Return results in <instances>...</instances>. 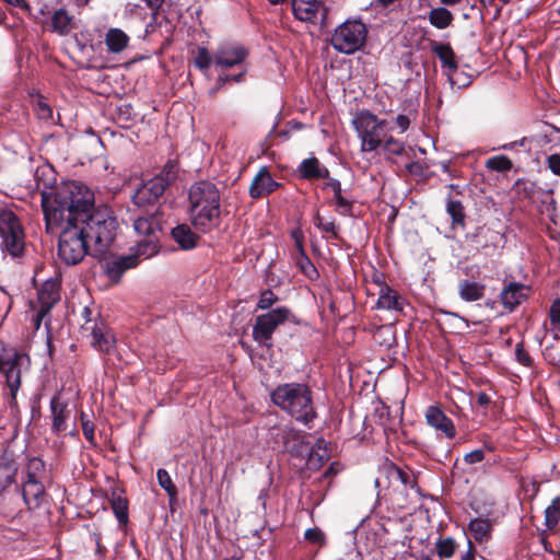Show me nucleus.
Instances as JSON below:
<instances>
[{
    "instance_id": "1",
    "label": "nucleus",
    "mask_w": 560,
    "mask_h": 560,
    "mask_svg": "<svg viewBox=\"0 0 560 560\" xmlns=\"http://www.w3.org/2000/svg\"><path fill=\"white\" fill-rule=\"evenodd\" d=\"M94 203V192L74 180L42 194L46 232L58 234V256L67 265L86 255L103 260L112 253L118 222L107 208Z\"/></svg>"
},
{
    "instance_id": "2",
    "label": "nucleus",
    "mask_w": 560,
    "mask_h": 560,
    "mask_svg": "<svg viewBox=\"0 0 560 560\" xmlns=\"http://www.w3.org/2000/svg\"><path fill=\"white\" fill-rule=\"evenodd\" d=\"M191 223L201 232H209L220 224V191L208 180L195 183L189 189Z\"/></svg>"
},
{
    "instance_id": "3",
    "label": "nucleus",
    "mask_w": 560,
    "mask_h": 560,
    "mask_svg": "<svg viewBox=\"0 0 560 560\" xmlns=\"http://www.w3.org/2000/svg\"><path fill=\"white\" fill-rule=\"evenodd\" d=\"M272 402L298 422L311 428L317 417L313 404V392L305 383H284L271 393Z\"/></svg>"
},
{
    "instance_id": "4",
    "label": "nucleus",
    "mask_w": 560,
    "mask_h": 560,
    "mask_svg": "<svg viewBox=\"0 0 560 560\" xmlns=\"http://www.w3.org/2000/svg\"><path fill=\"white\" fill-rule=\"evenodd\" d=\"M0 249L3 257L20 259L25 250V234L19 218L11 210H0Z\"/></svg>"
},
{
    "instance_id": "5",
    "label": "nucleus",
    "mask_w": 560,
    "mask_h": 560,
    "mask_svg": "<svg viewBox=\"0 0 560 560\" xmlns=\"http://www.w3.org/2000/svg\"><path fill=\"white\" fill-rule=\"evenodd\" d=\"M352 126L361 141L362 152L375 151L382 145L388 131L386 120L380 119L370 110L357 113L352 119Z\"/></svg>"
},
{
    "instance_id": "6",
    "label": "nucleus",
    "mask_w": 560,
    "mask_h": 560,
    "mask_svg": "<svg viewBox=\"0 0 560 560\" xmlns=\"http://www.w3.org/2000/svg\"><path fill=\"white\" fill-rule=\"evenodd\" d=\"M31 364L26 353L18 352L14 349H2L0 352V373L5 378L10 395V406L16 405V394L21 386V375L27 371Z\"/></svg>"
},
{
    "instance_id": "7",
    "label": "nucleus",
    "mask_w": 560,
    "mask_h": 560,
    "mask_svg": "<svg viewBox=\"0 0 560 560\" xmlns=\"http://www.w3.org/2000/svg\"><path fill=\"white\" fill-rule=\"evenodd\" d=\"M366 35L368 30L364 23L347 20L335 30L330 42L337 51L350 55L364 45Z\"/></svg>"
},
{
    "instance_id": "8",
    "label": "nucleus",
    "mask_w": 560,
    "mask_h": 560,
    "mask_svg": "<svg viewBox=\"0 0 560 560\" xmlns=\"http://www.w3.org/2000/svg\"><path fill=\"white\" fill-rule=\"evenodd\" d=\"M293 317L291 311L285 306L276 307L265 314L258 315L253 326V339L261 347L272 346L275 330Z\"/></svg>"
},
{
    "instance_id": "9",
    "label": "nucleus",
    "mask_w": 560,
    "mask_h": 560,
    "mask_svg": "<svg viewBox=\"0 0 560 560\" xmlns=\"http://www.w3.org/2000/svg\"><path fill=\"white\" fill-rule=\"evenodd\" d=\"M294 18L301 22L325 26L328 8L320 0H291Z\"/></svg>"
},
{
    "instance_id": "10",
    "label": "nucleus",
    "mask_w": 560,
    "mask_h": 560,
    "mask_svg": "<svg viewBox=\"0 0 560 560\" xmlns=\"http://www.w3.org/2000/svg\"><path fill=\"white\" fill-rule=\"evenodd\" d=\"M431 50L435 54L445 69V74L452 88L457 86L458 89L468 85V82H460L457 78V62L455 52L450 44H443L439 42L431 43Z\"/></svg>"
},
{
    "instance_id": "11",
    "label": "nucleus",
    "mask_w": 560,
    "mask_h": 560,
    "mask_svg": "<svg viewBox=\"0 0 560 560\" xmlns=\"http://www.w3.org/2000/svg\"><path fill=\"white\" fill-rule=\"evenodd\" d=\"M166 188V180L161 177H153L149 180L142 182L132 195L135 205L143 207L152 205L159 200L164 194Z\"/></svg>"
},
{
    "instance_id": "12",
    "label": "nucleus",
    "mask_w": 560,
    "mask_h": 560,
    "mask_svg": "<svg viewBox=\"0 0 560 560\" xmlns=\"http://www.w3.org/2000/svg\"><path fill=\"white\" fill-rule=\"evenodd\" d=\"M247 57V50L240 45H221L213 54V62L219 69H230L241 65Z\"/></svg>"
},
{
    "instance_id": "13",
    "label": "nucleus",
    "mask_w": 560,
    "mask_h": 560,
    "mask_svg": "<svg viewBox=\"0 0 560 560\" xmlns=\"http://www.w3.org/2000/svg\"><path fill=\"white\" fill-rule=\"evenodd\" d=\"M59 301V288L56 281L47 280L38 291V303L40 305L36 315V328L39 327L40 320L50 312L52 306Z\"/></svg>"
},
{
    "instance_id": "14",
    "label": "nucleus",
    "mask_w": 560,
    "mask_h": 560,
    "mask_svg": "<svg viewBox=\"0 0 560 560\" xmlns=\"http://www.w3.org/2000/svg\"><path fill=\"white\" fill-rule=\"evenodd\" d=\"M529 288L518 282H509L500 293V300L508 312H513L528 296Z\"/></svg>"
},
{
    "instance_id": "15",
    "label": "nucleus",
    "mask_w": 560,
    "mask_h": 560,
    "mask_svg": "<svg viewBox=\"0 0 560 560\" xmlns=\"http://www.w3.org/2000/svg\"><path fill=\"white\" fill-rule=\"evenodd\" d=\"M279 186L280 184L272 178L267 167H261L252 180L249 195L258 199L273 192Z\"/></svg>"
},
{
    "instance_id": "16",
    "label": "nucleus",
    "mask_w": 560,
    "mask_h": 560,
    "mask_svg": "<svg viewBox=\"0 0 560 560\" xmlns=\"http://www.w3.org/2000/svg\"><path fill=\"white\" fill-rule=\"evenodd\" d=\"M425 420L430 427L443 432L446 438H455V425L452 419H450L440 407L429 406L425 411Z\"/></svg>"
},
{
    "instance_id": "17",
    "label": "nucleus",
    "mask_w": 560,
    "mask_h": 560,
    "mask_svg": "<svg viewBox=\"0 0 560 560\" xmlns=\"http://www.w3.org/2000/svg\"><path fill=\"white\" fill-rule=\"evenodd\" d=\"M50 413H51V431L59 434L67 430L68 421L71 417V411L68 405L63 402L59 395H55L50 399Z\"/></svg>"
},
{
    "instance_id": "18",
    "label": "nucleus",
    "mask_w": 560,
    "mask_h": 560,
    "mask_svg": "<svg viewBox=\"0 0 560 560\" xmlns=\"http://www.w3.org/2000/svg\"><path fill=\"white\" fill-rule=\"evenodd\" d=\"M272 436L276 443L281 444L283 450L290 452H298L305 438L303 432L291 425L275 429Z\"/></svg>"
},
{
    "instance_id": "19",
    "label": "nucleus",
    "mask_w": 560,
    "mask_h": 560,
    "mask_svg": "<svg viewBox=\"0 0 560 560\" xmlns=\"http://www.w3.org/2000/svg\"><path fill=\"white\" fill-rule=\"evenodd\" d=\"M405 305V299L400 296L397 291H395L387 284H383L381 287L378 292V299L376 302V307L378 310L402 312Z\"/></svg>"
},
{
    "instance_id": "20",
    "label": "nucleus",
    "mask_w": 560,
    "mask_h": 560,
    "mask_svg": "<svg viewBox=\"0 0 560 560\" xmlns=\"http://www.w3.org/2000/svg\"><path fill=\"white\" fill-rule=\"evenodd\" d=\"M45 494L42 480L26 479L23 483L22 495L28 509L39 508Z\"/></svg>"
},
{
    "instance_id": "21",
    "label": "nucleus",
    "mask_w": 560,
    "mask_h": 560,
    "mask_svg": "<svg viewBox=\"0 0 560 560\" xmlns=\"http://www.w3.org/2000/svg\"><path fill=\"white\" fill-rule=\"evenodd\" d=\"M132 267H136V257L130 255L118 256L105 264V271L110 280L118 281L122 273Z\"/></svg>"
},
{
    "instance_id": "22",
    "label": "nucleus",
    "mask_w": 560,
    "mask_h": 560,
    "mask_svg": "<svg viewBox=\"0 0 560 560\" xmlns=\"http://www.w3.org/2000/svg\"><path fill=\"white\" fill-rule=\"evenodd\" d=\"M92 345L102 352L109 353L114 350L116 338L110 329L105 326L92 327Z\"/></svg>"
},
{
    "instance_id": "23",
    "label": "nucleus",
    "mask_w": 560,
    "mask_h": 560,
    "mask_svg": "<svg viewBox=\"0 0 560 560\" xmlns=\"http://www.w3.org/2000/svg\"><path fill=\"white\" fill-rule=\"evenodd\" d=\"M299 173L306 179L328 178L329 176V171L316 158L303 160L299 166Z\"/></svg>"
},
{
    "instance_id": "24",
    "label": "nucleus",
    "mask_w": 560,
    "mask_h": 560,
    "mask_svg": "<svg viewBox=\"0 0 560 560\" xmlns=\"http://www.w3.org/2000/svg\"><path fill=\"white\" fill-rule=\"evenodd\" d=\"M18 472V464L11 455L4 454L0 459V488L3 490L10 487Z\"/></svg>"
},
{
    "instance_id": "25",
    "label": "nucleus",
    "mask_w": 560,
    "mask_h": 560,
    "mask_svg": "<svg viewBox=\"0 0 560 560\" xmlns=\"http://www.w3.org/2000/svg\"><path fill=\"white\" fill-rule=\"evenodd\" d=\"M129 36L120 28H109L105 35V44L112 54L121 52L129 44Z\"/></svg>"
},
{
    "instance_id": "26",
    "label": "nucleus",
    "mask_w": 560,
    "mask_h": 560,
    "mask_svg": "<svg viewBox=\"0 0 560 560\" xmlns=\"http://www.w3.org/2000/svg\"><path fill=\"white\" fill-rule=\"evenodd\" d=\"M174 241L180 248L188 250L197 245L198 236L186 224L177 225L172 230Z\"/></svg>"
},
{
    "instance_id": "27",
    "label": "nucleus",
    "mask_w": 560,
    "mask_h": 560,
    "mask_svg": "<svg viewBox=\"0 0 560 560\" xmlns=\"http://www.w3.org/2000/svg\"><path fill=\"white\" fill-rule=\"evenodd\" d=\"M428 20L430 24L435 28L445 30L452 25L454 15L448 9L444 7H438L433 8L428 13Z\"/></svg>"
},
{
    "instance_id": "28",
    "label": "nucleus",
    "mask_w": 560,
    "mask_h": 560,
    "mask_svg": "<svg viewBox=\"0 0 560 560\" xmlns=\"http://www.w3.org/2000/svg\"><path fill=\"white\" fill-rule=\"evenodd\" d=\"M459 296L467 302L480 300L485 294V285L476 281L465 280L458 288Z\"/></svg>"
},
{
    "instance_id": "29",
    "label": "nucleus",
    "mask_w": 560,
    "mask_h": 560,
    "mask_svg": "<svg viewBox=\"0 0 560 560\" xmlns=\"http://www.w3.org/2000/svg\"><path fill=\"white\" fill-rule=\"evenodd\" d=\"M468 529L472 537L479 541H487L491 536V524L486 518L476 517L468 524Z\"/></svg>"
},
{
    "instance_id": "30",
    "label": "nucleus",
    "mask_w": 560,
    "mask_h": 560,
    "mask_svg": "<svg viewBox=\"0 0 560 560\" xmlns=\"http://www.w3.org/2000/svg\"><path fill=\"white\" fill-rule=\"evenodd\" d=\"M51 28L60 35H66L72 30V16L67 10L58 9L51 16Z\"/></svg>"
},
{
    "instance_id": "31",
    "label": "nucleus",
    "mask_w": 560,
    "mask_h": 560,
    "mask_svg": "<svg viewBox=\"0 0 560 560\" xmlns=\"http://www.w3.org/2000/svg\"><path fill=\"white\" fill-rule=\"evenodd\" d=\"M296 266L299 267L301 272L310 280L315 281L319 278L318 270L316 269L312 260L308 258V256L305 254L304 249L298 252Z\"/></svg>"
},
{
    "instance_id": "32",
    "label": "nucleus",
    "mask_w": 560,
    "mask_h": 560,
    "mask_svg": "<svg viewBox=\"0 0 560 560\" xmlns=\"http://www.w3.org/2000/svg\"><path fill=\"white\" fill-rule=\"evenodd\" d=\"M159 222L154 218L139 217L133 221V229L139 235L154 237Z\"/></svg>"
},
{
    "instance_id": "33",
    "label": "nucleus",
    "mask_w": 560,
    "mask_h": 560,
    "mask_svg": "<svg viewBox=\"0 0 560 560\" xmlns=\"http://www.w3.org/2000/svg\"><path fill=\"white\" fill-rule=\"evenodd\" d=\"M112 509L119 522L128 518V501L120 493L113 491L109 499Z\"/></svg>"
},
{
    "instance_id": "34",
    "label": "nucleus",
    "mask_w": 560,
    "mask_h": 560,
    "mask_svg": "<svg viewBox=\"0 0 560 560\" xmlns=\"http://www.w3.org/2000/svg\"><path fill=\"white\" fill-rule=\"evenodd\" d=\"M158 253V245L154 237H145L137 243L136 253L132 255L136 257V264L140 257L147 259Z\"/></svg>"
},
{
    "instance_id": "35",
    "label": "nucleus",
    "mask_w": 560,
    "mask_h": 560,
    "mask_svg": "<svg viewBox=\"0 0 560 560\" xmlns=\"http://www.w3.org/2000/svg\"><path fill=\"white\" fill-rule=\"evenodd\" d=\"M560 522V497H556L545 510V524L553 529Z\"/></svg>"
},
{
    "instance_id": "36",
    "label": "nucleus",
    "mask_w": 560,
    "mask_h": 560,
    "mask_svg": "<svg viewBox=\"0 0 560 560\" xmlns=\"http://www.w3.org/2000/svg\"><path fill=\"white\" fill-rule=\"evenodd\" d=\"M512 166V161L506 155H495L486 161V167L494 172H509Z\"/></svg>"
},
{
    "instance_id": "37",
    "label": "nucleus",
    "mask_w": 560,
    "mask_h": 560,
    "mask_svg": "<svg viewBox=\"0 0 560 560\" xmlns=\"http://www.w3.org/2000/svg\"><path fill=\"white\" fill-rule=\"evenodd\" d=\"M44 475L45 463L38 457L31 458L26 466L27 479L42 480Z\"/></svg>"
},
{
    "instance_id": "38",
    "label": "nucleus",
    "mask_w": 560,
    "mask_h": 560,
    "mask_svg": "<svg viewBox=\"0 0 560 560\" xmlns=\"http://www.w3.org/2000/svg\"><path fill=\"white\" fill-rule=\"evenodd\" d=\"M156 478L160 487L166 491V493L173 499L177 494V489L173 483V480L167 470L160 468L156 471Z\"/></svg>"
},
{
    "instance_id": "39",
    "label": "nucleus",
    "mask_w": 560,
    "mask_h": 560,
    "mask_svg": "<svg viewBox=\"0 0 560 560\" xmlns=\"http://www.w3.org/2000/svg\"><path fill=\"white\" fill-rule=\"evenodd\" d=\"M446 211L451 215L454 224H464L465 213L460 201L450 199L446 205Z\"/></svg>"
},
{
    "instance_id": "40",
    "label": "nucleus",
    "mask_w": 560,
    "mask_h": 560,
    "mask_svg": "<svg viewBox=\"0 0 560 560\" xmlns=\"http://www.w3.org/2000/svg\"><path fill=\"white\" fill-rule=\"evenodd\" d=\"M435 548L440 558H451L455 553L456 542L451 537L439 539Z\"/></svg>"
},
{
    "instance_id": "41",
    "label": "nucleus",
    "mask_w": 560,
    "mask_h": 560,
    "mask_svg": "<svg viewBox=\"0 0 560 560\" xmlns=\"http://www.w3.org/2000/svg\"><path fill=\"white\" fill-rule=\"evenodd\" d=\"M334 201L336 205V211L345 217L352 215V206L353 200L343 196L342 191L334 196Z\"/></svg>"
},
{
    "instance_id": "42",
    "label": "nucleus",
    "mask_w": 560,
    "mask_h": 560,
    "mask_svg": "<svg viewBox=\"0 0 560 560\" xmlns=\"http://www.w3.org/2000/svg\"><path fill=\"white\" fill-rule=\"evenodd\" d=\"M315 225L325 233H329L331 237L338 238V228L334 219H325L319 213L315 218Z\"/></svg>"
},
{
    "instance_id": "43",
    "label": "nucleus",
    "mask_w": 560,
    "mask_h": 560,
    "mask_svg": "<svg viewBox=\"0 0 560 560\" xmlns=\"http://www.w3.org/2000/svg\"><path fill=\"white\" fill-rule=\"evenodd\" d=\"M194 62L197 68L205 71L209 69V67L213 62V56H210L207 48L199 47Z\"/></svg>"
},
{
    "instance_id": "44",
    "label": "nucleus",
    "mask_w": 560,
    "mask_h": 560,
    "mask_svg": "<svg viewBox=\"0 0 560 560\" xmlns=\"http://www.w3.org/2000/svg\"><path fill=\"white\" fill-rule=\"evenodd\" d=\"M384 150L394 155L402 154L405 145L401 141L394 139L392 136H385V140L382 143Z\"/></svg>"
},
{
    "instance_id": "45",
    "label": "nucleus",
    "mask_w": 560,
    "mask_h": 560,
    "mask_svg": "<svg viewBox=\"0 0 560 560\" xmlns=\"http://www.w3.org/2000/svg\"><path fill=\"white\" fill-rule=\"evenodd\" d=\"M549 319L551 329L556 332H560V298L553 300L549 310Z\"/></svg>"
},
{
    "instance_id": "46",
    "label": "nucleus",
    "mask_w": 560,
    "mask_h": 560,
    "mask_svg": "<svg viewBox=\"0 0 560 560\" xmlns=\"http://www.w3.org/2000/svg\"><path fill=\"white\" fill-rule=\"evenodd\" d=\"M178 173V165L174 161H168L162 172L155 177H161L166 180V187L176 178Z\"/></svg>"
},
{
    "instance_id": "47",
    "label": "nucleus",
    "mask_w": 560,
    "mask_h": 560,
    "mask_svg": "<svg viewBox=\"0 0 560 560\" xmlns=\"http://www.w3.org/2000/svg\"><path fill=\"white\" fill-rule=\"evenodd\" d=\"M278 296L271 290H265L260 293L256 308L268 310L278 302Z\"/></svg>"
},
{
    "instance_id": "48",
    "label": "nucleus",
    "mask_w": 560,
    "mask_h": 560,
    "mask_svg": "<svg viewBox=\"0 0 560 560\" xmlns=\"http://www.w3.org/2000/svg\"><path fill=\"white\" fill-rule=\"evenodd\" d=\"M304 538L313 544H318L319 546L325 545V534L323 530L318 527L308 528L305 534Z\"/></svg>"
},
{
    "instance_id": "49",
    "label": "nucleus",
    "mask_w": 560,
    "mask_h": 560,
    "mask_svg": "<svg viewBox=\"0 0 560 560\" xmlns=\"http://www.w3.org/2000/svg\"><path fill=\"white\" fill-rule=\"evenodd\" d=\"M80 420H81V427H82V432H83L84 438L89 441V443H93L94 442V425H93V423L90 421L89 417L84 412H81Z\"/></svg>"
},
{
    "instance_id": "50",
    "label": "nucleus",
    "mask_w": 560,
    "mask_h": 560,
    "mask_svg": "<svg viewBox=\"0 0 560 560\" xmlns=\"http://www.w3.org/2000/svg\"><path fill=\"white\" fill-rule=\"evenodd\" d=\"M515 358H516L517 362L523 364L524 366H530L533 363L530 355L524 349V346L522 342L517 343L515 347Z\"/></svg>"
},
{
    "instance_id": "51",
    "label": "nucleus",
    "mask_w": 560,
    "mask_h": 560,
    "mask_svg": "<svg viewBox=\"0 0 560 560\" xmlns=\"http://www.w3.org/2000/svg\"><path fill=\"white\" fill-rule=\"evenodd\" d=\"M558 138L560 140V132H557ZM549 170L555 174L560 176V153L550 154L547 159Z\"/></svg>"
},
{
    "instance_id": "52",
    "label": "nucleus",
    "mask_w": 560,
    "mask_h": 560,
    "mask_svg": "<svg viewBox=\"0 0 560 560\" xmlns=\"http://www.w3.org/2000/svg\"><path fill=\"white\" fill-rule=\"evenodd\" d=\"M36 113H37L38 117L42 119H49L52 116V109L43 100H38L37 105H36Z\"/></svg>"
},
{
    "instance_id": "53",
    "label": "nucleus",
    "mask_w": 560,
    "mask_h": 560,
    "mask_svg": "<svg viewBox=\"0 0 560 560\" xmlns=\"http://www.w3.org/2000/svg\"><path fill=\"white\" fill-rule=\"evenodd\" d=\"M483 459H485V452L482 450L471 451L470 453H467L464 456V462L469 465L481 463Z\"/></svg>"
},
{
    "instance_id": "54",
    "label": "nucleus",
    "mask_w": 560,
    "mask_h": 560,
    "mask_svg": "<svg viewBox=\"0 0 560 560\" xmlns=\"http://www.w3.org/2000/svg\"><path fill=\"white\" fill-rule=\"evenodd\" d=\"M395 124L400 129V132H405L410 126V119L406 115H398L395 118Z\"/></svg>"
},
{
    "instance_id": "55",
    "label": "nucleus",
    "mask_w": 560,
    "mask_h": 560,
    "mask_svg": "<svg viewBox=\"0 0 560 560\" xmlns=\"http://www.w3.org/2000/svg\"><path fill=\"white\" fill-rule=\"evenodd\" d=\"M244 72H241L236 75H228V74H219L218 81L222 85L229 81L241 82L243 79Z\"/></svg>"
},
{
    "instance_id": "56",
    "label": "nucleus",
    "mask_w": 560,
    "mask_h": 560,
    "mask_svg": "<svg viewBox=\"0 0 560 560\" xmlns=\"http://www.w3.org/2000/svg\"><path fill=\"white\" fill-rule=\"evenodd\" d=\"M291 236H292V238L295 242V246H296L298 252H301V249H304L303 248V242H302L303 241V235H302L301 230H293L291 232Z\"/></svg>"
},
{
    "instance_id": "57",
    "label": "nucleus",
    "mask_w": 560,
    "mask_h": 560,
    "mask_svg": "<svg viewBox=\"0 0 560 560\" xmlns=\"http://www.w3.org/2000/svg\"><path fill=\"white\" fill-rule=\"evenodd\" d=\"M325 186L332 190L334 196H336L337 194L342 191L340 182L335 178H329V180L325 184Z\"/></svg>"
},
{
    "instance_id": "58",
    "label": "nucleus",
    "mask_w": 560,
    "mask_h": 560,
    "mask_svg": "<svg viewBox=\"0 0 560 560\" xmlns=\"http://www.w3.org/2000/svg\"><path fill=\"white\" fill-rule=\"evenodd\" d=\"M395 474L397 475L398 479L404 483V485H409L411 483V479L409 477V475L405 471H402L401 469H395Z\"/></svg>"
},
{
    "instance_id": "59",
    "label": "nucleus",
    "mask_w": 560,
    "mask_h": 560,
    "mask_svg": "<svg viewBox=\"0 0 560 560\" xmlns=\"http://www.w3.org/2000/svg\"><path fill=\"white\" fill-rule=\"evenodd\" d=\"M460 560H475V552L471 541H468V550L460 556Z\"/></svg>"
},
{
    "instance_id": "60",
    "label": "nucleus",
    "mask_w": 560,
    "mask_h": 560,
    "mask_svg": "<svg viewBox=\"0 0 560 560\" xmlns=\"http://www.w3.org/2000/svg\"><path fill=\"white\" fill-rule=\"evenodd\" d=\"M337 560H362L361 553L355 550L349 551L345 557L339 558Z\"/></svg>"
},
{
    "instance_id": "61",
    "label": "nucleus",
    "mask_w": 560,
    "mask_h": 560,
    "mask_svg": "<svg viewBox=\"0 0 560 560\" xmlns=\"http://www.w3.org/2000/svg\"><path fill=\"white\" fill-rule=\"evenodd\" d=\"M147 5L152 10H158L164 2V0H144Z\"/></svg>"
},
{
    "instance_id": "62",
    "label": "nucleus",
    "mask_w": 560,
    "mask_h": 560,
    "mask_svg": "<svg viewBox=\"0 0 560 560\" xmlns=\"http://www.w3.org/2000/svg\"><path fill=\"white\" fill-rule=\"evenodd\" d=\"M489 401H490V398L487 394H485V393L479 394L478 402L480 405L485 406V405L489 404Z\"/></svg>"
},
{
    "instance_id": "63",
    "label": "nucleus",
    "mask_w": 560,
    "mask_h": 560,
    "mask_svg": "<svg viewBox=\"0 0 560 560\" xmlns=\"http://www.w3.org/2000/svg\"><path fill=\"white\" fill-rule=\"evenodd\" d=\"M315 456H318V460H317L318 463H320L322 459H323V457L319 456L315 450H313L311 455H310V464L311 465H315Z\"/></svg>"
},
{
    "instance_id": "64",
    "label": "nucleus",
    "mask_w": 560,
    "mask_h": 560,
    "mask_svg": "<svg viewBox=\"0 0 560 560\" xmlns=\"http://www.w3.org/2000/svg\"><path fill=\"white\" fill-rule=\"evenodd\" d=\"M444 5H456L459 4L463 0H440Z\"/></svg>"
}]
</instances>
